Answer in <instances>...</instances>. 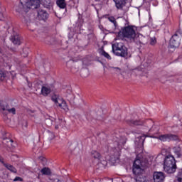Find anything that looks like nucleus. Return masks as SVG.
<instances>
[{
	"label": "nucleus",
	"mask_w": 182,
	"mask_h": 182,
	"mask_svg": "<svg viewBox=\"0 0 182 182\" xmlns=\"http://www.w3.org/2000/svg\"><path fill=\"white\" fill-rule=\"evenodd\" d=\"M159 140L161 141H171L178 139V136L173 134H165L159 135Z\"/></svg>",
	"instance_id": "obj_7"
},
{
	"label": "nucleus",
	"mask_w": 182,
	"mask_h": 182,
	"mask_svg": "<svg viewBox=\"0 0 182 182\" xmlns=\"http://www.w3.org/2000/svg\"><path fill=\"white\" fill-rule=\"evenodd\" d=\"M108 21L113 23L114 28L116 29L117 27V21H116V18L114 16H109L107 18Z\"/></svg>",
	"instance_id": "obj_24"
},
{
	"label": "nucleus",
	"mask_w": 182,
	"mask_h": 182,
	"mask_svg": "<svg viewBox=\"0 0 182 182\" xmlns=\"http://www.w3.org/2000/svg\"><path fill=\"white\" fill-rule=\"evenodd\" d=\"M37 18L39 21H47L48 18H49V14H48L47 11L40 9L38 10Z\"/></svg>",
	"instance_id": "obj_9"
},
{
	"label": "nucleus",
	"mask_w": 182,
	"mask_h": 182,
	"mask_svg": "<svg viewBox=\"0 0 182 182\" xmlns=\"http://www.w3.org/2000/svg\"><path fill=\"white\" fill-rule=\"evenodd\" d=\"M136 180V182H149V180L146 178L144 176H138L134 178Z\"/></svg>",
	"instance_id": "obj_22"
},
{
	"label": "nucleus",
	"mask_w": 182,
	"mask_h": 182,
	"mask_svg": "<svg viewBox=\"0 0 182 182\" xmlns=\"http://www.w3.org/2000/svg\"><path fill=\"white\" fill-rule=\"evenodd\" d=\"M41 6V0H30L28 2V8L30 9H38Z\"/></svg>",
	"instance_id": "obj_11"
},
{
	"label": "nucleus",
	"mask_w": 182,
	"mask_h": 182,
	"mask_svg": "<svg viewBox=\"0 0 182 182\" xmlns=\"http://www.w3.org/2000/svg\"><path fill=\"white\" fill-rule=\"evenodd\" d=\"M7 112H9V113H12L13 114H15L16 113V109L15 108H11V109H8Z\"/></svg>",
	"instance_id": "obj_35"
},
{
	"label": "nucleus",
	"mask_w": 182,
	"mask_h": 182,
	"mask_svg": "<svg viewBox=\"0 0 182 182\" xmlns=\"http://www.w3.org/2000/svg\"><path fill=\"white\" fill-rule=\"evenodd\" d=\"M48 139L49 140H53V139H55V134L53 132H48Z\"/></svg>",
	"instance_id": "obj_34"
},
{
	"label": "nucleus",
	"mask_w": 182,
	"mask_h": 182,
	"mask_svg": "<svg viewBox=\"0 0 182 182\" xmlns=\"http://www.w3.org/2000/svg\"><path fill=\"white\" fill-rule=\"evenodd\" d=\"M110 69H114V72L116 73H118L119 75H122V68L119 67H109Z\"/></svg>",
	"instance_id": "obj_29"
},
{
	"label": "nucleus",
	"mask_w": 182,
	"mask_h": 182,
	"mask_svg": "<svg viewBox=\"0 0 182 182\" xmlns=\"http://www.w3.org/2000/svg\"><path fill=\"white\" fill-rule=\"evenodd\" d=\"M3 140H4V141H5V140H7L6 143H10V144L12 146V147H15V146L12 144V143H14V140L9 139H6L5 137L3 138Z\"/></svg>",
	"instance_id": "obj_32"
},
{
	"label": "nucleus",
	"mask_w": 182,
	"mask_h": 182,
	"mask_svg": "<svg viewBox=\"0 0 182 182\" xmlns=\"http://www.w3.org/2000/svg\"><path fill=\"white\" fill-rule=\"evenodd\" d=\"M0 162H1L3 165H4V164H6L4 162V159H3L2 158H1V156H0Z\"/></svg>",
	"instance_id": "obj_40"
},
{
	"label": "nucleus",
	"mask_w": 182,
	"mask_h": 182,
	"mask_svg": "<svg viewBox=\"0 0 182 182\" xmlns=\"http://www.w3.org/2000/svg\"><path fill=\"white\" fill-rule=\"evenodd\" d=\"M173 153L177 156L178 159L182 157L181 148L180 146H175L173 148Z\"/></svg>",
	"instance_id": "obj_18"
},
{
	"label": "nucleus",
	"mask_w": 182,
	"mask_h": 182,
	"mask_svg": "<svg viewBox=\"0 0 182 182\" xmlns=\"http://www.w3.org/2000/svg\"><path fill=\"white\" fill-rule=\"evenodd\" d=\"M132 171L135 177H138V176H143L144 170L141 168V166H133Z\"/></svg>",
	"instance_id": "obj_13"
},
{
	"label": "nucleus",
	"mask_w": 182,
	"mask_h": 182,
	"mask_svg": "<svg viewBox=\"0 0 182 182\" xmlns=\"http://www.w3.org/2000/svg\"><path fill=\"white\" fill-rule=\"evenodd\" d=\"M127 38V39H129V41H134L136 38V31L133 28L132 26H127L125 27L122 28V31H119L117 33L118 39L122 38Z\"/></svg>",
	"instance_id": "obj_3"
},
{
	"label": "nucleus",
	"mask_w": 182,
	"mask_h": 182,
	"mask_svg": "<svg viewBox=\"0 0 182 182\" xmlns=\"http://www.w3.org/2000/svg\"><path fill=\"white\" fill-rule=\"evenodd\" d=\"M9 107L6 105H1V110H3L4 112H5V110H7L8 111V109Z\"/></svg>",
	"instance_id": "obj_36"
},
{
	"label": "nucleus",
	"mask_w": 182,
	"mask_h": 182,
	"mask_svg": "<svg viewBox=\"0 0 182 182\" xmlns=\"http://www.w3.org/2000/svg\"><path fill=\"white\" fill-rule=\"evenodd\" d=\"M51 100L55 105H58L60 109H63L65 110V112H68L69 110V107H68V104L66 103V101L62 99L59 95H54L52 96Z\"/></svg>",
	"instance_id": "obj_6"
},
{
	"label": "nucleus",
	"mask_w": 182,
	"mask_h": 182,
	"mask_svg": "<svg viewBox=\"0 0 182 182\" xmlns=\"http://www.w3.org/2000/svg\"><path fill=\"white\" fill-rule=\"evenodd\" d=\"M24 58H26V56H28V53H26V55H23Z\"/></svg>",
	"instance_id": "obj_41"
},
{
	"label": "nucleus",
	"mask_w": 182,
	"mask_h": 182,
	"mask_svg": "<svg viewBox=\"0 0 182 182\" xmlns=\"http://www.w3.org/2000/svg\"><path fill=\"white\" fill-rule=\"evenodd\" d=\"M22 9H23V4H22V2H20V8L16 9V11H17V12H21Z\"/></svg>",
	"instance_id": "obj_38"
},
{
	"label": "nucleus",
	"mask_w": 182,
	"mask_h": 182,
	"mask_svg": "<svg viewBox=\"0 0 182 182\" xmlns=\"http://www.w3.org/2000/svg\"><path fill=\"white\" fill-rule=\"evenodd\" d=\"M181 41V33L179 31H178L171 38L170 42H169V48L171 49H173V48L176 49L178 48L180 46Z\"/></svg>",
	"instance_id": "obj_5"
},
{
	"label": "nucleus",
	"mask_w": 182,
	"mask_h": 182,
	"mask_svg": "<svg viewBox=\"0 0 182 182\" xmlns=\"http://www.w3.org/2000/svg\"><path fill=\"white\" fill-rule=\"evenodd\" d=\"M156 43H157V40L156 39L155 37L150 38V45H151V46H154V45H156Z\"/></svg>",
	"instance_id": "obj_31"
},
{
	"label": "nucleus",
	"mask_w": 182,
	"mask_h": 182,
	"mask_svg": "<svg viewBox=\"0 0 182 182\" xmlns=\"http://www.w3.org/2000/svg\"><path fill=\"white\" fill-rule=\"evenodd\" d=\"M6 77V73H5V71L0 70V81L2 82V80H4Z\"/></svg>",
	"instance_id": "obj_30"
},
{
	"label": "nucleus",
	"mask_w": 182,
	"mask_h": 182,
	"mask_svg": "<svg viewBox=\"0 0 182 182\" xmlns=\"http://www.w3.org/2000/svg\"><path fill=\"white\" fill-rule=\"evenodd\" d=\"M45 123L47 126V127H50L52 124H53V120L50 118L46 119Z\"/></svg>",
	"instance_id": "obj_27"
},
{
	"label": "nucleus",
	"mask_w": 182,
	"mask_h": 182,
	"mask_svg": "<svg viewBox=\"0 0 182 182\" xmlns=\"http://www.w3.org/2000/svg\"><path fill=\"white\" fill-rule=\"evenodd\" d=\"M11 42H13L14 45H21V38L19 36H14L11 38Z\"/></svg>",
	"instance_id": "obj_20"
},
{
	"label": "nucleus",
	"mask_w": 182,
	"mask_h": 182,
	"mask_svg": "<svg viewBox=\"0 0 182 182\" xmlns=\"http://www.w3.org/2000/svg\"><path fill=\"white\" fill-rule=\"evenodd\" d=\"M126 122L129 126H132V127H136L137 126H145L149 129V132H155L156 129V125H154V122H153L151 119H127Z\"/></svg>",
	"instance_id": "obj_1"
},
{
	"label": "nucleus",
	"mask_w": 182,
	"mask_h": 182,
	"mask_svg": "<svg viewBox=\"0 0 182 182\" xmlns=\"http://www.w3.org/2000/svg\"><path fill=\"white\" fill-rule=\"evenodd\" d=\"M66 97H67V100H68L70 103V102H73V100H75V95L72 93L67 95Z\"/></svg>",
	"instance_id": "obj_28"
},
{
	"label": "nucleus",
	"mask_w": 182,
	"mask_h": 182,
	"mask_svg": "<svg viewBox=\"0 0 182 182\" xmlns=\"http://www.w3.org/2000/svg\"><path fill=\"white\" fill-rule=\"evenodd\" d=\"M55 129H59V127H63L65 126V121L62 119H58L55 121Z\"/></svg>",
	"instance_id": "obj_19"
},
{
	"label": "nucleus",
	"mask_w": 182,
	"mask_h": 182,
	"mask_svg": "<svg viewBox=\"0 0 182 182\" xmlns=\"http://www.w3.org/2000/svg\"><path fill=\"white\" fill-rule=\"evenodd\" d=\"M100 54L102 56H104L105 58H106L107 59H111L110 55H109V53H106V51H105V50H100Z\"/></svg>",
	"instance_id": "obj_26"
},
{
	"label": "nucleus",
	"mask_w": 182,
	"mask_h": 182,
	"mask_svg": "<svg viewBox=\"0 0 182 182\" xmlns=\"http://www.w3.org/2000/svg\"><path fill=\"white\" fill-rule=\"evenodd\" d=\"M146 137H149V136L142 135L138 136L136 139L135 144H136L138 147L143 149L144 146V141L146 140Z\"/></svg>",
	"instance_id": "obj_12"
},
{
	"label": "nucleus",
	"mask_w": 182,
	"mask_h": 182,
	"mask_svg": "<svg viewBox=\"0 0 182 182\" xmlns=\"http://www.w3.org/2000/svg\"><path fill=\"white\" fill-rule=\"evenodd\" d=\"M91 156L96 160H100V153L97 152V151H92L91 152Z\"/></svg>",
	"instance_id": "obj_23"
},
{
	"label": "nucleus",
	"mask_w": 182,
	"mask_h": 182,
	"mask_svg": "<svg viewBox=\"0 0 182 182\" xmlns=\"http://www.w3.org/2000/svg\"><path fill=\"white\" fill-rule=\"evenodd\" d=\"M80 75L82 76V77H87V76H89V70H82L80 73Z\"/></svg>",
	"instance_id": "obj_25"
},
{
	"label": "nucleus",
	"mask_w": 182,
	"mask_h": 182,
	"mask_svg": "<svg viewBox=\"0 0 182 182\" xmlns=\"http://www.w3.org/2000/svg\"><path fill=\"white\" fill-rule=\"evenodd\" d=\"M164 168L168 174L176 172L177 165H176V159L173 155H168L165 157Z\"/></svg>",
	"instance_id": "obj_2"
},
{
	"label": "nucleus",
	"mask_w": 182,
	"mask_h": 182,
	"mask_svg": "<svg viewBox=\"0 0 182 182\" xmlns=\"http://www.w3.org/2000/svg\"><path fill=\"white\" fill-rule=\"evenodd\" d=\"M153 178L154 182H164V178H166V176L163 172H154Z\"/></svg>",
	"instance_id": "obj_10"
},
{
	"label": "nucleus",
	"mask_w": 182,
	"mask_h": 182,
	"mask_svg": "<svg viewBox=\"0 0 182 182\" xmlns=\"http://www.w3.org/2000/svg\"><path fill=\"white\" fill-rule=\"evenodd\" d=\"M119 143H122V144L124 146L126 144V140H124V141H119Z\"/></svg>",
	"instance_id": "obj_39"
},
{
	"label": "nucleus",
	"mask_w": 182,
	"mask_h": 182,
	"mask_svg": "<svg viewBox=\"0 0 182 182\" xmlns=\"http://www.w3.org/2000/svg\"><path fill=\"white\" fill-rule=\"evenodd\" d=\"M116 8L117 9H123L124 6H126V1L127 0H113Z\"/></svg>",
	"instance_id": "obj_14"
},
{
	"label": "nucleus",
	"mask_w": 182,
	"mask_h": 182,
	"mask_svg": "<svg viewBox=\"0 0 182 182\" xmlns=\"http://www.w3.org/2000/svg\"><path fill=\"white\" fill-rule=\"evenodd\" d=\"M149 161L147 159H144L143 161H141L140 159H135L133 164V167H149Z\"/></svg>",
	"instance_id": "obj_8"
},
{
	"label": "nucleus",
	"mask_w": 182,
	"mask_h": 182,
	"mask_svg": "<svg viewBox=\"0 0 182 182\" xmlns=\"http://www.w3.org/2000/svg\"><path fill=\"white\" fill-rule=\"evenodd\" d=\"M4 166L6 167V168H7V170L11 171V173H14L15 174L18 173V170L14 166L9 164H4Z\"/></svg>",
	"instance_id": "obj_16"
},
{
	"label": "nucleus",
	"mask_w": 182,
	"mask_h": 182,
	"mask_svg": "<svg viewBox=\"0 0 182 182\" xmlns=\"http://www.w3.org/2000/svg\"><path fill=\"white\" fill-rule=\"evenodd\" d=\"M112 52L114 55H116V56H120L121 58H126L128 53V49L126 46H124V43L122 42L115 43L112 45Z\"/></svg>",
	"instance_id": "obj_4"
},
{
	"label": "nucleus",
	"mask_w": 182,
	"mask_h": 182,
	"mask_svg": "<svg viewBox=\"0 0 182 182\" xmlns=\"http://www.w3.org/2000/svg\"><path fill=\"white\" fill-rule=\"evenodd\" d=\"M0 21H5V16L4 13H2V9L0 7Z\"/></svg>",
	"instance_id": "obj_33"
},
{
	"label": "nucleus",
	"mask_w": 182,
	"mask_h": 182,
	"mask_svg": "<svg viewBox=\"0 0 182 182\" xmlns=\"http://www.w3.org/2000/svg\"><path fill=\"white\" fill-rule=\"evenodd\" d=\"M56 5L60 9H65L66 1L65 0H56Z\"/></svg>",
	"instance_id": "obj_17"
},
{
	"label": "nucleus",
	"mask_w": 182,
	"mask_h": 182,
	"mask_svg": "<svg viewBox=\"0 0 182 182\" xmlns=\"http://www.w3.org/2000/svg\"><path fill=\"white\" fill-rule=\"evenodd\" d=\"M14 182H16V181H23V178H22L21 177L19 176H16L14 180Z\"/></svg>",
	"instance_id": "obj_37"
},
{
	"label": "nucleus",
	"mask_w": 182,
	"mask_h": 182,
	"mask_svg": "<svg viewBox=\"0 0 182 182\" xmlns=\"http://www.w3.org/2000/svg\"><path fill=\"white\" fill-rule=\"evenodd\" d=\"M50 92H52V90L49 87L43 86L41 87V95H43V96H48L50 95Z\"/></svg>",
	"instance_id": "obj_15"
},
{
	"label": "nucleus",
	"mask_w": 182,
	"mask_h": 182,
	"mask_svg": "<svg viewBox=\"0 0 182 182\" xmlns=\"http://www.w3.org/2000/svg\"><path fill=\"white\" fill-rule=\"evenodd\" d=\"M95 1H100V0H95Z\"/></svg>",
	"instance_id": "obj_42"
},
{
	"label": "nucleus",
	"mask_w": 182,
	"mask_h": 182,
	"mask_svg": "<svg viewBox=\"0 0 182 182\" xmlns=\"http://www.w3.org/2000/svg\"><path fill=\"white\" fill-rule=\"evenodd\" d=\"M41 173L44 176H50V174H52V172L50 171V168L48 167L43 168L41 171Z\"/></svg>",
	"instance_id": "obj_21"
}]
</instances>
